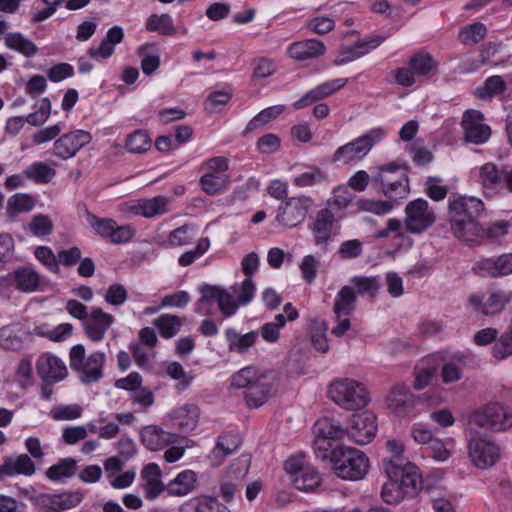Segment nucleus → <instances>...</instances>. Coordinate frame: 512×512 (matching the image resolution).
I'll return each mask as SVG.
<instances>
[{"mask_svg": "<svg viewBox=\"0 0 512 512\" xmlns=\"http://www.w3.org/2000/svg\"><path fill=\"white\" fill-rule=\"evenodd\" d=\"M5 46L27 58L34 57L38 52L36 44L20 32L7 33L4 37Z\"/></svg>", "mask_w": 512, "mask_h": 512, "instance_id": "obj_34", "label": "nucleus"}, {"mask_svg": "<svg viewBox=\"0 0 512 512\" xmlns=\"http://www.w3.org/2000/svg\"><path fill=\"white\" fill-rule=\"evenodd\" d=\"M436 216L429 203L418 198L410 201L405 207V218L402 223L399 219L390 218L387 226L377 231L378 238L391 237L395 241L397 250H408L413 240L407 234H421L435 222Z\"/></svg>", "mask_w": 512, "mask_h": 512, "instance_id": "obj_1", "label": "nucleus"}, {"mask_svg": "<svg viewBox=\"0 0 512 512\" xmlns=\"http://www.w3.org/2000/svg\"><path fill=\"white\" fill-rule=\"evenodd\" d=\"M76 470V462L72 458H66L51 466L46 474L53 481H63L71 477Z\"/></svg>", "mask_w": 512, "mask_h": 512, "instance_id": "obj_53", "label": "nucleus"}, {"mask_svg": "<svg viewBox=\"0 0 512 512\" xmlns=\"http://www.w3.org/2000/svg\"><path fill=\"white\" fill-rule=\"evenodd\" d=\"M472 464L479 469H488L500 459V448L486 439H472L468 445Z\"/></svg>", "mask_w": 512, "mask_h": 512, "instance_id": "obj_15", "label": "nucleus"}, {"mask_svg": "<svg viewBox=\"0 0 512 512\" xmlns=\"http://www.w3.org/2000/svg\"><path fill=\"white\" fill-rule=\"evenodd\" d=\"M335 216L329 208L319 210L309 224L316 245H326L331 238Z\"/></svg>", "mask_w": 512, "mask_h": 512, "instance_id": "obj_24", "label": "nucleus"}, {"mask_svg": "<svg viewBox=\"0 0 512 512\" xmlns=\"http://www.w3.org/2000/svg\"><path fill=\"white\" fill-rule=\"evenodd\" d=\"M14 286L21 292L32 293L40 286V275L33 268L21 267L13 271Z\"/></svg>", "mask_w": 512, "mask_h": 512, "instance_id": "obj_35", "label": "nucleus"}, {"mask_svg": "<svg viewBox=\"0 0 512 512\" xmlns=\"http://www.w3.org/2000/svg\"><path fill=\"white\" fill-rule=\"evenodd\" d=\"M197 234V229L191 224H184L172 230L167 238L170 247H181L192 242Z\"/></svg>", "mask_w": 512, "mask_h": 512, "instance_id": "obj_50", "label": "nucleus"}, {"mask_svg": "<svg viewBox=\"0 0 512 512\" xmlns=\"http://www.w3.org/2000/svg\"><path fill=\"white\" fill-rule=\"evenodd\" d=\"M350 282L358 293L370 296H374L381 285L379 276H355Z\"/></svg>", "mask_w": 512, "mask_h": 512, "instance_id": "obj_54", "label": "nucleus"}, {"mask_svg": "<svg viewBox=\"0 0 512 512\" xmlns=\"http://www.w3.org/2000/svg\"><path fill=\"white\" fill-rule=\"evenodd\" d=\"M511 299L512 293L503 290H492L487 296L472 295L469 302L476 311L488 316L500 313Z\"/></svg>", "mask_w": 512, "mask_h": 512, "instance_id": "obj_18", "label": "nucleus"}, {"mask_svg": "<svg viewBox=\"0 0 512 512\" xmlns=\"http://www.w3.org/2000/svg\"><path fill=\"white\" fill-rule=\"evenodd\" d=\"M193 442L185 437L174 434L171 438V442L166 446L167 449L164 452V460L167 463H175L179 461L185 454L186 449L192 447Z\"/></svg>", "mask_w": 512, "mask_h": 512, "instance_id": "obj_46", "label": "nucleus"}, {"mask_svg": "<svg viewBox=\"0 0 512 512\" xmlns=\"http://www.w3.org/2000/svg\"><path fill=\"white\" fill-rule=\"evenodd\" d=\"M115 317L103 308L92 306L82 328L85 336L93 343L104 340L109 329L114 325Z\"/></svg>", "mask_w": 512, "mask_h": 512, "instance_id": "obj_13", "label": "nucleus"}, {"mask_svg": "<svg viewBox=\"0 0 512 512\" xmlns=\"http://www.w3.org/2000/svg\"><path fill=\"white\" fill-rule=\"evenodd\" d=\"M285 324V316L283 314H277L273 321L263 324L258 333L267 343H276L280 337V330Z\"/></svg>", "mask_w": 512, "mask_h": 512, "instance_id": "obj_52", "label": "nucleus"}, {"mask_svg": "<svg viewBox=\"0 0 512 512\" xmlns=\"http://www.w3.org/2000/svg\"><path fill=\"white\" fill-rule=\"evenodd\" d=\"M326 51L325 44L319 39H306L291 43L287 48L290 58L297 61H305L317 58Z\"/></svg>", "mask_w": 512, "mask_h": 512, "instance_id": "obj_25", "label": "nucleus"}, {"mask_svg": "<svg viewBox=\"0 0 512 512\" xmlns=\"http://www.w3.org/2000/svg\"><path fill=\"white\" fill-rule=\"evenodd\" d=\"M123 39V28L121 26L114 25L108 29L99 46H91L88 49V54L96 61L106 60L114 54L116 45L121 43Z\"/></svg>", "mask_w": 512, "mask_h": 512, "instance_id": "obj_23", "label": "nucleus"}, {"mask_svg": "<svg viewBox=\"0 0 512 512\" xmlns=\"http://www.w3.org/2000/svg\"><path fill=\"white\" fill-rule=\"evenodd\" d=\"M347 83V78H336L321 83L315 88L306 92L300 99L295 101L293 103V107L296 110L307 107L318 100L329 97L330 95L343 88Z\"/></svg>", "mask_w": 512, "mask_h": 512, "instance_id": "obj_20", "label": "nucleus"}, {"mask_svg": "<svg viewBox=\"0 0 512 512\" xmlns=\"http://www.w3.org/2000/svg\"><path fill=\"white\" fill-rule=\"evenodd\" d=\"M284 468L293 486L300 491H312L321 482L318 471L309 463L303 453L289 457Z\"/></svg>", "mask_w": 512, "mask_h": 512, "instance_id": "obj_9", "label": "nucleus"}, {"mask_svg": "<svg viewBox=\"0 0 512 512\" xmlns=\"http://www.w3.org/2000/svg\"><path fill=\"white\" fill-rule=\"evenodd\" d=\"M69 358L70 367L79 374L83 383H94L102 378L106 362L104 352L94 351L87 356L85 347L82 344H77L71 348Z\"/></svg>", "mask_w": 512, "mask_h": 512, "instance_id": "obj_7", "label": "nucleus"}, {"mask_svg": "<svg viewBox=\"0 0 512 512\" xmlns=\"http://www.w3.org/2000/svg\"><path fill=\"white\" fill-rule=\"evenodd\" d=\"M232 97V88L228 84L217 86L212 90L205 101V109L209 112L220 111Z\"/></svg>", "mask_w": 512, "mask_h": 512, "instance_id": "obj_42", "label": "nucleus"}, {"mask_svg": "<svg viewBox=\"0 0 512 512\" xmlns=\"http://www.w3.org/2000/svg\"><path fill=\"white\" fill-rule=\"evenodd\" d=\"M471 178L477 182L488 196H493L503 191L504 169L495 163L487 162L475 167L470 172Z\"/></svg>", "mask_w": 512, "mask_h": 512, "instance_id": "obj_14", "label": "nucleus"}, {"mask_svg": "<svg viewBox=\"0 0 512 512\" xmlns=\"http://www.w3.org/2000/svg\"><path fill=\"white\" fill-rule=\"evenodd\" d=\"M35 207V199L27 193H16L7 202V213L13 217L19 213H26Z\"/></svg>", "mask_w": 512, "mask_h": 512, "instance_id": "obj_48", "label": "nucleus"}, {"mask_svg": "<svg viewBox=\"0 0 512 512\" xmlns=\"http://www.w3.org/2000/svg\"><path fill=\"white\" fill-rule=\"evenodd\" d=\"M327 329L325 322L315 321L311 327V343L314 349L320 353H327L329 351V344L326 337Z\"/></svg>", "mask_w": 512, "mask_h": 512, "instance_id": "obj_58", "label": "nucleus"}, {"mask_svg": "<svg viewBox=\"0 0 512 512\" xmlns=\"http://www.w3.org/2000/svg\"><path fill=\"white\" fill-rule=\"evenodd\" d=\"M435 374L436 365L434 364L433 358L428 357L421 360L415 367V389L420 390L428 386Z\"/></svg>", "mask_w": 512, "mask_h": 512, "instance_id": "obj_43", "label": "nucleus"}, {"mask_svg": "<svg viewBox=\"0 0 512 512\" xmlns=\"http://www.w3.org/2000/svg\"><path fill=\"white\" fill-rule=\"evenodd\" d=\"M265 375L256 367L247 366L235 373L231 378V386L237 389H249Z\"/></svg>", "mask_w": 512, "mask_h": 512, "instance_id": "obj_44", "label": "nucleus"}, {"mask_svg": "<svg viewBox=\"0 0 512 512\" xmlns=\"http://www.w3.org/2000/svg\"><path fill=\"white\" fill-rule=\"evenodd\" d=\"M313 204L308 196H293L282 201L276 213V221L283 227L294 228L300 225Z\"/></svg>", "mask_w": 512, "mask_h": 512, "instance_id": "obj_10", "label": "nucleus"}, {"mask_svg": "<svg viewBox=\"0 0 512 512\" xmlns=\"http://www.w3.org/2000/svg\"><path fill=\"white\" fill-rule=\"evenodd\" d=\"M293 169L295 174L292 177V184L295 187L309 188L328 183L327 172L316 165L297 163Z\"/></svg>", "mask_w": 512, "mask_h": 512, "instance_id": "obj_19", "label": "nucleus"}, {"mask_svg": "<svg viewBox=\"0 0 512 512\" xmlns=\"http://www.w3.org/2000/svg\"><path fill=\"white\" fill-rule=\"evenodd\" d=\"M210 248V239L202 237L198 240L195 249L184 252L178 258V264L182 267L191 265L194 261L202 257Z\"/></svg>", "mask_w": 512, "mask_h": 512, "instance_id": "obj_57", "label": "nucleus"}, {"mask_svg": "<svg viewBox=\"0 0 512 512\" xmlns=\"http://www.w3.org/2000/svg\"><path fill=\"white\" fill-rule=\"evenodd\" d=\"M379 170V179L385 196L391 200L397 201L408 195V178L397 164H385L382 165Z\"/></svg>", "mask_w": 512, "mask_h": 512, "instance_id": "obj_11", "label": "nucleus"}, {"mask_svg": "<svg viewBox=\"0 0 512 512\" xmlns=\"http://www.w3.org/2000/svg\"><path fill=\"white\" fill-rule=\"evenodd\" d=\"M55 174L56 171L43 161H35L24 170V175L36 184L49 183Z\"/></svg>", "mask_w": 512, "mask_h": 512, "instance_id": "obj_40", "label": "nucleus"}, {"mask_svg": "<svg viewBox=\"0 0 512 512\" xmlns=\"http://www.w3.org/2000/svg\"><path fill=\"white\" fill-rule=\"evenodd\" d=\"M414 397L406 386H395L386 397V405L393 413H406L414 406Z\"/></svg>", "mask_w": 512, "mask_h": 512, "instance_id": "obj_31", "label": "nucleus"}, {"mask_svg": "<svg viewBox=\"0 0 512 512\" xmlns=\"http://www.w3.org/2000/svg\"><path fill=\"white\" fill-rule=\"evenodd\" d=\"M469 428L474 430L475 426H479L482 431H474L476 434L482 432H500L512 426V418H469Z\"/></svg>", "mask_w": 512, "mask_h": 512, "instance_id": "obj_41", "label": "nucleus"}, {"mask_svg": "<svg viewBox=\"0 0 512 512\" xmlns=\"http://www.w3.org/2000/svg\"><path fill=\"white\" fill-rule=\"evenodd\" d=\"M152 144V139L145 130H136L126 139V149L130 153L141 154L146 152Z\"/></svg>", "mask_w": 512, "mask_h": 512, "instance_id": "obj_51", "label": "nucleus"}, {"mask_svg": "<svg viewBox=\"0 0 512 512\" xmlns=\"http://www.w3.org/2000/svg\"><path fill=\"white\" fill-rule=\"evenodd\" d=\"M271 393V381L267 376H264L253 384L245 392V401L250 409L261 407L267 402Z\"/></svg>", "mask_w": 512, "mask_h": 512, "instance_id": "obj_33", "label": "nucleus"}, {"mask_svg": "<svg viewBox=\"0 0 512 512\" xmlns=\"http://www.w3.org/2000/svg\"><path fill=\"white\" fill-rule=\"evenodd\" d=\"M285 110L284 105H274L261 110L255 117H253L247 124L245 132H251L265 124L275 120Z\"/></svg>", "mask_w": 512, "mask_h": 512, "instance_id": "obj_49", "label": "nucleus"}, {"mask_svg": "<svg viewBox=\"0 0 512 512\" xmlns=\"http://www.w3.org/2000/svg\"><path fill=\"white\" fill-rule=\"evenodd\" d=\"M327 460L334 473L344 480H361L370 469L368 456L363 451L346 445L337 446Z\"/></svg>", "mask_w": 512, "mask_h": 512, "instance_id": "obj_4", "label": "nucleus"}, {"mask_svg": "<svg viewBox=\"0 0 512 512\" xmlns=\"http://www.w3.org/2000/svg\"><path fill=\"white\" fill-rule=\"evenodd\" d=\"M355 291L350 285L343 286L335 297L334 313L337 318L349 316L355 308Z\"/></svg>", "mask_w": 512, "mask_h": 512, "instance_id": "obj_37", "label": "nucleus"}, {"mask_svg": "<svg viewBox=\"0 0 512 512\" xmlns=\"http://www.w3.org/2000/svg\"><path fill=\"white\" fill-rule=\"evenodd\" d=\"M385 39V36L370 35L353 43L352 45L355 49L357 59L367 55L379 47L385 41Z\"/></svg>", "mask_w": 512, "mask_h": 512, "instance_id": "obj_63", "label": "nucleus"}, {"mask_svg": "<svg viewBox=\"0 0 512 512\" xmlns=\"http://www.w3.org/2000/svg\"><path fill=\"white\" fill-rule=\"evenodd\" d=\"M173 435L158 426L149 425L141 430V441L147 449L159 451L169 445Z\"/></svg>", "mask_w": 512, "mask_h": 512, "instance_id": "obj_32", "label": "nucleus"}, {"mask_svg": "<svg viewBox=\"0 0 512 512\" xmlns=\"http://www.w3.org/2000/svg\"><path fill=\"white\" fill-rule=\"evenodd\" d=\"M377 428L376 418H351L346 433L351 441L365 445L374 439Z\"/></svg>", "mask_w": 512, "mask_h": 512, "instance_id": "obj_21", "label": "nucleus"}, {"mask_svg": "<svg viewBox=\"0 0 512 512\" xmlns=\"http://www.w3.org/2000/svg\"><path fill=\"white\" fill-rule=\"evenodd\" d=\"M146 30L160 35L171 36L175 33L173 19L169 14H152L146 21Z\"/></svg>", "mask_w": 512, "mask_h": 512, "instance_id": "obj_45", "label": "nucleus"}, {"mask_svg": "<svg viewBox=\"0 0 512 512\" xmlns=\"http://www.w3.org/2000/svg\"><path fill=\"white\" fill-rule=\"evenodd\" d=\"M140 480L145 497L154 500L166 489L162 481V470L156 463L146 464L140 473Z\"/></svg>", "mask_w": 512, "mask_h": 512, "instance_id": "obj_22", "label": "nucleus"}, {"mask_svg": "<svg viewBox=\"0 0 512 512\" xmlns=\"http://www.w3.org/2000/svg\"><path fill=\"white\" fill-rule=\"evenodd\" d=\"M477 268L492 277L509 275L512 273V254L504 253L497 258H483L477 262Z\"/></svg>", "mask_w": 512, "mask_h": 512, "instance_id": "obj_28", "label": "nucleus"}, {"mask_svg": "<svg viewBox=\"0 0 512 512\" xmlns=\"http://www.w3.org/2000/svg\"><path fill=\"white\" fill-rule=\"evenodd\" d=\"M328 397L339 407L348 411H361L371 402L365 385L352 378H337L328 386Z\"/></svg>", "mask_w": 512, "mask_h": 512, "instance_id": "obj_5", "label": "nucleus"}, {"mask_svg": "<svg viewBox=\"0 0 512 512\" xmlns=\"http://www.w3.org/2000/svg\"><path fill=\"white\" fill-rule=\"evenodd\" d=\"M486 32V26L481 22H476L463 27L460 31L459 37L463 44L474 45L485 37Z\"/></svg>", "mask_w": 512, "mask_h": 512, "instance_id": "obj_55", "label": "nucleus"}, {"mask_svg": "<svg viewBox=\"0 0 512 512\" xmlns=\"http://www.w3.org/2000/svg\"><path fill=\"white\" fill-rule=\"evenodd\" d=\"M387 135V131L381 127H375L358 138L340 146L332 156L333 162L348 164L362 160L371 149L381 142Z\"/></svg>", "mask_w": 512, "mask_h": 512, "instance_id": "obj_8", "label": "nucleus"}, {"mask_svg": "<svg viewBox=\"0 0 512 512\" xmlns=\"http://www.w3.org/2000/svg\"><path fill=\"white\" fill-rule=\"evenodd\" d=\"M353 199L354 194L349 190V187L339 185L333 189L332 197L328 200V205L338 210H343L349 206Z\"/></svg>", "mask_w": 512, "mask_h": 512, "instance_id": "obj_62", "label": "nucleus"}, {"mask_svg": "<svg viewBox=\"0 0 512 512\" xmlns=\"http://www.w3.org/2000/svg\"><path fill=\"white\" fill-rule=\"evenodd\" d=\"M169 199L166 196H155L150 199H140L132 206V212L146 218L163 215L168 212Z\"/></svg>", "mask_w": 512, "mask_h": 512, "instance_id": "obj_29", "label": "nucleus"}, {"mask_svg": "<svg viewBox=\"0 0 512 512\" xmlns=\"http://www.w3.org/2000/svg\"><path fill=\"white\" fill-rule=\"evenodd\" d=\"M198 475L191 469L179 472L166 486L171 496H186L191 493L197 483Z\"/></svg>", "mask_w": 512, "mask_h": 512, "instance_id": "obj_30", "label": "nucleus"}, {"mask_svg": "<svg viewBox=\"0 0 512 512\" xmlns=\"http://www.w3.org/2000/svg\"><path fill=\"white\" fill-rule=\"evenodd\" d=\"M92 140L90 132L83 129H75L59 136L53 143L51 155L60 160H69Z\"/></svg>", "mask_w": 512, "mask_h": 512, "instance_id": "obj_12", "label": "nucleus"}, {"mask_svg": "<svg viewBox=\"0 0 512 512\" xmlns=\"http://www.w3.org/2000/svg\"><path fill=\"white\" fill-rule=\"evenodd\" d=\"M35 367L41 380L48 384L61 382L68 374L64 361L49 352L43 353L37 358Z\"/></svg>", "mask_w": 512, "mask_h": 512, "instance_id": "obj_16", "label": "nucleus"}, {"mask_svg": "<svg viewBox=\"0 0 512 512\" xmlns=\"http://www.w3.org/2000/svg\"><path fill=\"white\" fill-rule=\"evenodd\" d=\"M461 126L468 142L479 145L487 142L490 138V127L484 123V116L478 110L465 111Z\"/></svg>", "mask_w": 512, "mask_h": 512, "instance_id": "obj_17", "label": "nucleus"}, {"mask_svg": "<svg viewBox=\"0 0 512 512\" xmlns=\"http://www.w3.org/2000/svg\"><path fill=\"white\" fill-rule=\"evenodd\" d=\"M166 373L170 378L178 381L177 387L181 390L188 388L194 379V377L188 374L183 366L176 361L170 362L167 365Z\"/></svg>", "mask_w": 512, "mask_h": 512, "instance_id": "obj_61", "label": "nucleus"}, {"mask_svg": "<svg viewBox=\"0 0 512 512\" xmlns=\"http://www.w3.org/2000/svg\"><path fill=\"white\" fill-rule=\"evenodd\" d=\"M153 324L158 329L161 337L169 339L180 331L183 325V318L166 313L157 317Z\"/></svg>", "mask_w": 512, "mask_h": 512, "instance_id": "obj_38", "label": "nucleus"}, {"mask_svg": "<svg viewBox=\"0 0 512 512\" xmlns=\"http://www.w3.org/2000/svg\"><path fill=\"white\" fill-rule=\"evenodd\" d=\"M29 232L36 237H45L53 231V223L49 216L36 214L28 224Z\"/></svg>", "mask_w": 512, "mask_h": 512, "instance_id": "obj_60", "label": "nucleus"}, {"mask_svg": "<svg viewBox=\"0 0 512 512\" xmlns=\"http://www.w3.org/2000/svg\"><path fill=\"white\" fill-rule=\"evenodd\" d=\"M347 436L346 428L339 423L338 418H318L313 425V450L321 460L328 456L338 446L337 442Z\"/></svg>", "mask_w": 512, "mask_h": 512, "instance_id": "obj_6", "label": "nucleus"}, {"mask_svg": "<svg viewBox=\"0 0 512 512\" xmlns=\"http://www.w3.org/2000/svg\"><path fill=\"white\" fill-rule=\"evenodd\" d=\"M408 64L410 65L413 72L418 76H429L435 73L437 69V63L433 57L428 53H417L413 55Z\"/></svg>", "mask_w": 512, "mask_h": 512, "instance_id": "obj_47", "label": "nucleus"}, {"mask_svg": "<svg viewBox=\"0 0 512 512\" xmlns=\"http://www.w3.org/2000/svg\"><path fill=\"white\" fill-rule=\"evenodd\" d=\"M230 290L233 292L240 306H245L252 301L256 286L251 278H246L240 284L232 286Z\"/></svg>", "mask_w": 512, "mask_h": 512, "instance_id": "obj_59", "label": "nucleus"}, {"mask_svg": "<svg viewBox=\"0 0 512 512\" xmlns=\"http://www.w3.org/2000/svg\"><path fill=\"white\" fill-rule=\"evenodd\" d=\"M382 466L387 476L381 491L385 503L397 505L418 493L422 478L419 469L413 463L401 464L392 459H383Z\"/></svg>", "mask_w": 512, "mask_h": 512, "instance_id": "obj_2", "label": "nucleus"}, {"mask_svg": "<svg viewBox=\"0 0 512 512\" xmlns=\"http://www.w3.org/2000/svg\"><path fill=\"white\" fill-rule=\"evenodd\" d=\"M3 464L7 476H31L35 472L34 463L26 454L7 457L5 458Z\"/></svg>", "mask_w": 512, "mask_h": 512, "instance_id": "obj_36", "label": "nucleus"}, {"mask_svg": "<svg viewBox=\"0 0 512 512\" xmlns=\"http://www.w3.org/2000/svg\"><path fill=\"white\" fill-rule=\"evenodd\" d=\"M241 443L236 433H226L218 437L215 447L209 454V461L213 467L220 466L224 459L235 452Z\"/></svg>", "mask_w": 512, "mask_h": 512, "instance_id": "obj_27", "label": "nucleus"}, {"mask_svg": "<svg viewBox=\"0 0 512 512\" xmlns=\"http://www.w3.org/2000/svg\"><path fill=\"white\" fill-rule=\"evenodd\" d=\"M506 90V83L501 76L488 77L482 86L475 89V96L480 100H490Z\"/></svg>", "mask_w": 512, "mask_h": 512, "instance_id": "obj_39", "label": "nucleus"}, {"mask_svg": "<svg viewBox=\"0 0 512 512\" xmlns=\"http://www.w3.org/2000/svg\"><path fill=\"white\" fill-rule=\"evenodd\" d=\"M451 230L463 241H473L479 233L476 219L484 210L483 202L476 197L459 196L450 201Z\"/></svg>", "mask_w": 512, "mask_h": 512, "instance_id": "obj_3", "label": "nucleus"}, {"mask_svg": "<svg viewBox=\"0 0 512 512\" xmlns=\"http://www.w3.org/2000/svg\"><path fill=\"white\" fill-rule=\"evenodd\" d=\"M224 337L230 352L245 354L257 343L259 333L256 330H252L242 334L235 328L228 327L224 331Z\"/></svg>", "mask_w": 512, "mask_h": 512, "instance_id": "obj_26", "label": "nucleus"}, {"mask_svg": "<svg viewBox=\"0 0 512 512\" xmlns=\"http://www.w3.org/2000/svg\"><path fill=\"white\" fill-rule=\"evenodd\" d=\"M103 300L107 305L120 307L128 299L127 289L120 283H113L102 294Z\"/></svg>", "mask_w": 512, "mask_h": 512, "instance_id": "obj_56", "label": "nucleus"}, {"mask_svg": "<svg viewBox=\"0 0 512 512\" xmlns=\"http://www.w3.org/2000/svg\"><path fill=\"white\" fill-rule=\"evenodd\" d=\"M512 355V324L509 329L493 345V356L504 359Z\"/></svg>", "mask_w": 512, "mask_h": 512, "instance_id": "obj_64", "label": "nucleus"}]
</instances>
